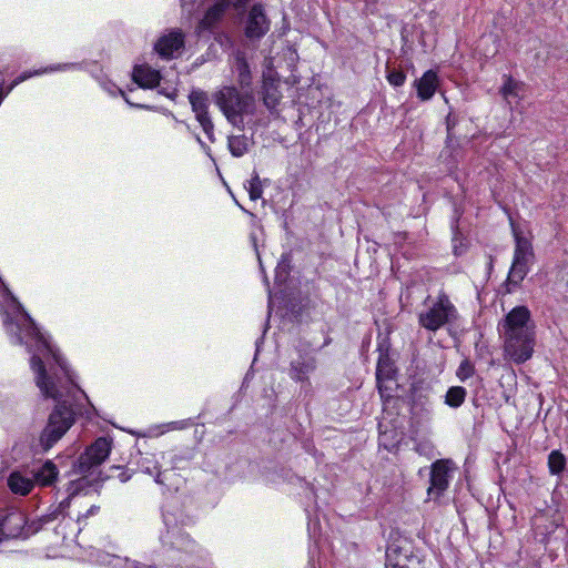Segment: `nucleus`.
Instances as JSON below:
<instances>
[{
  "mask_svg": "<svg viewBox=\"0 0 568 568\" xmlns=\"http://www.w3.org/2000/svg\"><path fill=\"white\" fill-rule=\"evenodd\" d=\"M215 104L233 125L242 123V116L253 110L252 95H241L233 87H223L213 95Z\"/></svg>",
  "mask_w": 568,
  "mask_h": 568,
  "instance_id": "1",
  "label": "nucleus"
},
{
  "mask_svg": "<svg viewBox=\"0 0 568 568\" xmlns=\"http://www.w3.org/2000/svg\"><path fill=\"white\" fill-rule=\"evenodd\" d=\"M511 226L515 239V252L513 264L508 273V281L511 284L518 285L529 272V267L534 261V251L530 234L519 226H515L514 224H511Z\"/></svg>",
  "mask_w": 568,
  "mask_h": 568,
  "instance_id": "2",
  "label": "nucleus"
},
{
  "mask_svg": "<svg viewBox=\"0 0 568 568\" xmlns=\"http://www.w3.org/2000/svg\"><path fill=\"white\" fill-rule=\"evenodd\" d=\"M456 318L457 310L446 295H440L436 301L428 302L418 315L420 326L432 332H436Z\"/></svg>",
  "mask_w": 568,
  "mask_h": 568,
  "instance_id": "3",
  "label": "nucleus"
},
{
  "mask_svg": "<svg viewBox=\"0 0 568 568\" xmlns=\"http://www.w3.org/2000/svg\"><path fill=\"white\" fill-rule=\"evenodd\" d=\"M501 336L536 334V326L526 306L514 307L499 324Z\"/></svg>",
  "mask_w": 568,
  "mask_h": 568,
  "instance_id": "4",
  "label": "nucleus"
},
{
  "mask_svg": "<svg viewBox=\"0 0 568 568\" xmlns=\"http://www.w3.org/2000/svg\"><path fill=\"white\" fill-rule=\"evenodd\" d=\"M504 355L506 358L520 364L531 358L536 344V334L503 336Z\"/></svg>",
  "mask_w": 568,
  "mask_h": 568,
  "instance_id": "5",
  "label": "nucleus"
},
{
  "mask_svg": "<svg viewBox=\"0 0 568 568\" xmlns=\"http://www.w3.org/2000/svg\"><path fill=\"white\" fill-rule=\"evenodd\" d=\"M454 469V464L449 459H439L432 465L430 483L427 488V496L429 499L439 498L448 488Z\"/></svg>",
  "mask_w": 568,
  "mask_h": 568,
  "instance_id": "6",
  "label": "nucleus"
},
{
  "mask_svg": "<svg viewBox=\"0 0 568 568\" xmlns=\"http://www.w3.org/2000/svg\"><path fill=\"white\" fill-rule=\"evenodd\" d=\"M111 442L104 437L98 438L87 450L80 456L77 471L80 474L88 473L91 468L101 465L110 455Z\"/></svg>",
  "mask_w": 568,
  "mask_h": 568,
  "instance_id": "7",
  "label": "nucleus"
},
{
  "mask_svg": "<svg viewBox=\"0 0 568 568\" xmlns=\"http://www.w3.org/2000/svg\"><path fill=\"white\" fill-rule=\"evenodd\" d=\"M184 45V36L181 31L172 30L163 34L155 43V51L164 59L176 58Z\"/></svg>",
  "mask_w": 568,
  "mask_h": 568,
  "instance_id": "8",
  "label": "nucleus"
},
{
  "mask_svg": "<svg viewBox=\"0 0 568 568\" xmlns=\"http://www.w3.org/2000/svg\"><path fill=\"white\" fill-rule=\"evenodd\" d=\"M270 29V22L266 14L260 4H255L248 12L245 34L250 39H258L263 37Z\"/></svg>",
  "mask_w": 568,
  "mask_h": 568,
  "instance_id": "9",
  "label": "nucleus"
},
{
  "mask_svg": "<svg viewBox=\"0 0 568 568\" xmlns=\"http://www.w3.org/2000/svg\"><path fill=\"white\" fill-rule=\"evenodd\" d=\"M189 100L192 105V110L195 113L196 120L200 122L207 136L211 138L213 133V123L207 115V99L205 93L194 90L190 93Z\"/></svg>",
  "mask_w": 568,
  "mask_h": 568,
  "instance_id": "10",
  "label": "nucleus"
},
{
  "mask_svg": "<svg viewBox=\"0 0 568 568\" xmlns=\"http://www.w3.org/2000/svg\"><path fill=\"white\" fill-rule=\"evenodd\" d=\"M417 97L422 101H427L433 98L438 87L437 73L433 70L426 71L420 79L415 81Z\"/></svg>",
  "mask_w": 568,
  "mask_h": 568,
  "instance_id": "11",
  "label": "nucleus"
},
{
  "mask_svg": "<svg viewBox=\"0 0 568 568\" xmlns=\"http://www.w3.org/2000/svg\"><path fill=\"white\" fill-rule=\"evenodd\" d=\"M278 79H276L271 71L267 74H264L263 101L270 110L276 108L282 98V94L278 91Z\"/></svg>",
  "mask_w": 568,
  "mask_h": 568,
  "instance_id": "12",
  "label": "nucleus"
},
{
  "mask_svg": "<svg viewBox=\"0 0 568 568\" xmlns=\"http://www.w3.org/2000/svg\"><path fill=\"white\" fill-rule=\"evenodd\" d=\"M133 80L139 87L144 89H152L156 87L160 82V73L159 71L148 67V65H139L133 70Z\"/></svg>",
  "mask_w": 568,
  "mask_h": 568,
  "instance_id": "13",
  "label": "nucleus"
},
{
  "mask_svg": "<svg viewBox=\"0 0 568 568\" xmlns=\"http://www.w3.org/2000/svg\"><path fill=\"white\" fill-rule=\"evenodd\" d=\"M7 483L13 494L21 496L28 495L34 487L33 479L21 471H12L9 475Z\"/></svg>",
  "mask_w": 568,
  "mask_h": 568,
  "instance_id": "14",
  "label": "nucleus"
},
{
  "mask_svg": "<svg viewBox=\"0 0 568 568\" xmlns=\"http://www.w3.org/2000/svg\"><path fill=\"white\" fill-rule=\"evenodd\" d=\"M58 468L51 462L47 460L40 468L33 471V481L40 486H51L58 477Z\"/></svg>",
  "mask_w": 568,
  "mask_h": 568,
  "instance_id": "15",
  "label": "nucleus"
},
{
  "mask_svg": "<svg viewBox=\"0 0 568 568\" xmlns=\"http://www.w3.org/2000/svg\"><path fill=\"white\" fill-rule=\"evenodd\" d=\"M230 0H217L205 13L204 18L200 22L201 29L211 28L216 21L221 19L224 11L230 7Z\"/></svg>",
  "mask_w": 568,
  "mask_h": 568,
  "instance_id": "16",
  "label": "nucleus"
},
{
  "mask_svg": "<svg viewBox=\"0 0 568 568\" xmlns=\"http://www.w3.org/2000/svg\"><path fill=\"white\" fill-rule=\"evenodd\" d=\"M524 93V83L514 80L510 77H505L504 83L500 88V94L510 104L513 100L520 99Z\"/></svg>",
  "mask_w": 568,
  "mask_h": 568,
  "instance_id": "17",
  "label": "nucleus"
},
{
  "mask_svg": "<svg viewBox=\"0 0 568 568\" xmlns=\"http://www.w3.org/2000/svg\"><path fill=\"white\" fill-rule=\"evenodd\" d=\"M394 368L388 358L381 357L377 363L376 368V378L378 383L379 392L383 393V384L384 382L390 381L393 378Z\"/></svg>",
  "mask_w": 568,
  "mask_h": 568,
  "instance_id": "18",
  "label": "nucleus"
},
{
  "mask_svg": "<svg viewBox=\"0 0 568 568\" xmlns=\"http://www.w3.org/2000/svg\"><path fill=\"white\" fill-rule=\"evenodd\" d=\"M314 367V363L311 359H303L301 362L293 363L291 376L296 381H304Z\"/></svg>",
  "mask_w": 568,
  "mask_h": 568,
  "instance_id": "19",
  "label": "nucleus"
},
{
  "mask_svg": "<svg viewBox=\"0 0 568 568\" xmlns=\"http://www.w3.org/2000/svg\"><path fill=\"white\" fill-rule=\"evenodd\" d=\"M547 464L551 475H559L565 470L566 457L559 450H552L548 456Z\"/></svg>",
  "mask_w": 568,
  "mask_h": 568,
  "instance_id": "20",
  "label": "nucleus"
},
{
  "mask_svg": "<svg viewBox=\"0 0 568 568\" xmlns=\"http://www.w3.org/2000/svg\"><path fill=\"white\" fill-rule=\"evenodd\" d=\"M466 397V389L460 386H453L450 387L445 396V403L454 408L459 407L464 402Z\"/></svg>",
  "mask_w": 568,
  "mask_h": 568,
  "instance_id": "21",
  "label": "nucleus"
},
{
  "mask_svg": "<svg viewBox=\"0 0 568 568\" xmlns=\"http://www.w3.org/2000/svg\"><path fill=\"white\" fill-rule=\"evenodd\" d=\"M246 189H247L250 199L252 201H256V200L261 199L263 189H262L261 180L256 173L248 181Z\"/></svg>",
  "mask_w": 568,
  "mask_h": 568,
  "instance_id": "22",
  "label": "nucleus"
},
{
  "mask_svg": "<svg viewBox=\"0 0 568 568\" xmlns=\"http://www.w3.org/2000/svg\"><path fill=\"white\" fill-rule=\"evenodd\" d=\"M229 148L233 155L242 156L246 152V141L243 136H232L229 139Z\"/></svg>",
  "mask_w": 568,
  "mask_h": 568,
  "instance_id": "23",
  "label": "nucleus"
},
{
  "mask_svg": "<svg viewBox=\"0 0 568 568\" xmlns=\"http://www.w3.org/2000/svg\"><path fill=\"white\" fill-rule=\"evenodd\" d=\"M386 79L393 87H402L406 81V75L403 71L390 70L387 72Z\"/></svg>",
  "mask_w": 568,
  "mask_h": 568,
  "instance_id": "24",
  "label": "nucleus"
},
{
  "mask_svg": "<svg viewBox=\"0 0 568 568\" xmlns=\"http://www.w3.org/2000/svg\"><path fill=\"white\" fill-rule=\"evenodd\" d=\"M473 375V366L469 362L463 361L458 367L457 376L460 381H465Z\"/></svg>",
  "mask_w": 568,
  "mask_h": 568,
  "instance_id": "25",
  "label": "nucleus"
},
{
  "mask_svg": "<svg viewBox=\"0 0 568 568\" xmlns=\"http://www.w3.org/2000/svg\"><path fill=\"white\" fill-rule=\"evenodd\" d=\"M237 69L241 84H247L250 80V71L247 64L243 60H239Z\"/></svg>",
  "mask_w": 568,
  "mask_h": 568,
  "instance_id": "26",
  "label": "nucleus"
},
{
  "mask_svg": "<svg viewBox=\"0 0 568 568\" xmlns=\"http://www.w3.org/2000/svg\"><path fill=\"white\" fill-rule=\"evenodd\" d=\"M84 485H85L84 478L72 481L68 488L70 497L77 495L84 487Z\"/></svg>",
  "mask_w": 568,
  "mask_h": 568,
  "instance_id": "27",
  "label": "nucleus"
},
{
  "mask_svg": "<svg viewBox=\"0 0 568 568\" xmlns=\"http://www.w3.org/2000/svg\"><path fill=\"white\" fill-rule=\"evenodd\" d=\"M393 552H395V550L393 549H387V552H386V568H404V566H402L399 564V561H395L393 559Z\"/></svg>",
  "mask_w": 568,
  "mask_h": 568,
  "instance_id": "28",
  "label": "nucleus"
},
{
  "mask_svg": "<svg viewBox=\"0 0 568 568\" xmlns=\"http://www.w3.org/2000/svg\"><path fill=\"white\" fill-rule=\"evenodd\" d=\"M99 564L101 565H112L114 568H116L120 565V558L104 555L100 560Z\"/></svg>",
  "mask_w": 568,
  "mask_h": 568,
  "instance_id": "29",
  "label": "nucleus"
},
{
  "mask_svg": "<svg viewBox=\"0 0 568 568\" xmlns=\"http://www.w3.org/2000/svg\"><path fill=\"white\" fill-rule=\"evenodd\" d=\"M250 0H235L234 2V7L235 8H241L243 7L244 4H246Z\"/></svg>",
  "mask_w": 568,
  "mask_h": 568,
  "instance_id": "30",
  "label": "nucleus"
},
{
  "mask_svg": "<svg viewBox=\"0 0 568 568\" xmlns=\"http://www.w3.org/2000/svg\"><path fill=\"white\" fill-rule=\"evenodd\" d=\"M68 506H69V501H67V503H64V501L60 503V507H68Z\"/></svg>",
  "mask_w": 568,
  "mask_h": 568,
  "instance_id": "31",
  "label": "nucleus"
}]
</instances>
